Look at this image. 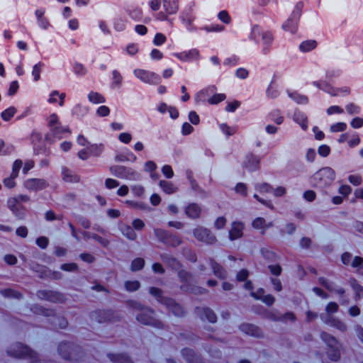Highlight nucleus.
I'll use <instances>...</instances> for the list:
<instances>
[{"label":"nucleus","mask_w":363,"mask_h":363,"mask_svg":"<svg viewBox=\"0 0 363 363\" xmlns=\"http://www.w3.org/2000/svg\"><path fill=\"white\" fill-rule=\"evenodd\" d=\"M178 271V277L181 282L184 284L181 286V289L182 291H188L189 290L190 284L193 279V275L191 273L184 270L179 269Z\"/></svg>","instance_id":"nucleus-21"},{"label":"nucleus","mask_w":363,"mask_h":363,"mask_svg":"<svg viewBox=\"0 0 363 363\" xmlns=\"http://www.w3.org/2000/svg\"><path fill=\"white\" fill-rule=\"evenodd\" d=\"M126 291L133 292L135 291L140 287V283L138 281H126L124 284Z\"/></svg>","instance_id":"nucleus-55"},{"label":"nucleus","mask_w":363,"mask_h":363,"mask_svg":"<svg viewBox=\"0 0 363 363\" xmlns=\"http://www.w3.org/2000/svg\"><path fill=\"white\" fill-rule=\"evenodd\" d=\"M0 294L8 298L21 299L23 296L21 292L10 288L0 290Z\"/></svg>","instance_id":"nucleus-34"},{"label":"nucleus","mask_w":363,"mask_h":363,"mask_svg":"<svg viewBox=\"0 0 363 363\" xmlns=\"http://www.w3.org/2000/svg\"><path fill=\"white\" fill-rule=\"evenodd\" d=\"M251 38L262 48L263 54L269 52L274 41V35L271 31L263 30L259 26H255L251 31Z\"/></svg>","instance_id":"nucleus-3"},{"label":"nucleus","mask_w":363,"mask_h":363,"mask_svg":"<svg viewBox=\"0 0 363 363\" xmlns=\"http://www.w3.org/2000/svg\"><path fill=\"white\" fill-rule=\"evenodd\" d=\"M317 46V42L313 40H308L302 42L299 45V49L303 52L311 51Z\"/></svg>","instance_id":"nucleus-40"},{"label":"nucleus","mask_w":363,"mask_h":363,"mask_svg":"<svg viewBox=\"0 0 363 363\" xmlns=\"http://www.w3.org/2000/svg\"><path fill=\"white\" fill-rule=\"evenodd\" d=\"M289 97L294 100L298 104H307L308 103V98L306 95L299 94L298 91H290L287 90Z\"/></svg>","instance_id":"nucleus-32"},{"label":"nucleus","mask_w":363,"mask_h":363,"mask_svg":"<svg viewBox=\"0 0 363 363\" xmlns=\"http://www.w3.org/2000/svg\"><path fill=\"white\" fill-rule=\"evenodd\" d=\"M320 318L326 324L335 328L340 332H345L347 329L346 324L338 318H334L331 315H327L325 317L324 315H321Z\"/></svg>","instance_id":"nucleus-18"},{"label":"nucleus","mask_w":363,"mask_h":363,"mask_svg":"<svg viewBox=\"0 0 363 363\" xmlns=\"http://www.w3.org/2000/svg\"><path fill=\"white\" fill-rule=\"evenodd\" d=\"M91 320L98 323H111L118 321L120 316L116 311L113 310H96L89 314Z\"/></svg>","instance_id":"nucleus-9"},{"label":"nucleus","mask_w":363,"mask_h":363,"mask_svg":"<svg viewBox=\"0 0 363 363\" xmlns=\"http://www.w3.org/2000/svg\"><path fill=\"white\" fill-rule=\"evenodd\" d=\"M264 311V317L272 320V321H279L280 320V313L277 311H267V309H263Z\"/></svg>","instance_id":"nucleus-58"},{"label":"nucleus","mask_w":363,"mask_h":363,"mask_svg":"<svg viewBox=\"0 0 363 363\" xmlns=\"http://www.w3.org/2000/svg\"><path fill=\"white\" fill-rule=\"evenodd\" d=\"M320 338L328 345V348L341 346L338 340L334 336L326 332H322L320 333Z\"/></svg>","instance_id":"nucleus-29"},{"label":"nucleus","mask_w":363,"mask_h":363,"mask_svg":"<svg viewBox=\"0 0 363 363\" xmlns=\"http://www.w3.org/2000/svg\"><path fill=\"white\" fill-rule=\"evenodd\" d=\"M347 124L344 122H338L333 124L330 126V131L332 133L342 132L347 129Z\"/></svg>","instance_id":"nucleus-61"},{"label":"nucleus","mask_w":363,"mask_h":363,"mask_svg":"<svg viewBox=\"0 0 363 363\" xmlns=\"http://www.w3.org/2000/svg\"><path fill=\"white\" fill-rule=\"evenodd\" d=\"M120 230L128 240H135L137 238V235L135 233L133 228L128 225L121 224L120 225Z\"/></svg>","instance_id":"nucleus-35"},{"label":"nucleus","mask_w":363,"mask_h":363,"mask_svg":"<svg viewBox=\"0 0 363 363\" xmlns=\"http://www.w3.org/2000/svg\"><path fill=\"white\" fill-rule=\"evenodd\" d=\"M296 317L293 312L288 311L284 314H280L279 322L286 323L287 321L295 322Z\"/></svg>","instance_id":"nucleus-60"},{"label":"nucleus","mask_w":363,"mask_h":363,"mask_svg":"<svg viewBox=\"0 0 363 363\" xmlns=\"http://www.w3.org/2000/svg\"><path fill=\"white\" fill-rule=\"evenodd\" d=\"M145 266V260L143 258L138 257L133 259L131 262L130 269L133 272L141 270Z\"/></svg>","instance_id":"nucleus-52"},{"label":"nucleus","mask_w":363,"mask_h":363,"mask_svg":"<svg viewBox=\"0 0 363 363\" xmlns=\"http://www.w3.org/2000/svg\"><path fill=\"white\" fill-rule=\"evenodd\" d=\"M16 112L14 106H10L1 112V117L4 121H9Z\"/></svg>","instance_id":"nucleus-48"},{"label":"nucleus","mask_w":363,"mask_h":363,"mask_svg":"<svg viewBox=\"0 0 363 363\" xmlns=\"http://www.w3.org/2000/svg\"><path fill=\"white\" fill-rule=\"evenodd\" d=\"M260 252L264 259L269 262H276L277 259V254L267 247H263L260 250Z\"/></svg>","instance_id":"nucleus-42"},{"label":"nucleus","mask_w":363,"mask_h":363,"mask_svg":"<svg viewBox=\"0 0 363 363\" xmlns=\"http://www.w3.org/2000/svg\"><path fill=\"white\" fill-rule=\"evenodd\" d=\"M62 179L66 182L77 183L80 180L79 176L66 167L62 169Z\"/></svg>","instance_id":"nucleus-25"},{"label":"nucleus","mask_w":363,"mask_h":363,"mask_svg":"<svg viewBox=\"0 0 363 363\" xmlns=\"http://www.w3.org/2000/svg\"><path fill=\"white\" fill-rule=\"evenodd\" d=\"M195 313L202 320H206L212 323H216L217 320L216 313L208 307H196Z\"/></svg>","instance_id":"nucleus-17"},{"label":"nucleus","mask_w":363,"mask_h":363,"mask_svg":"<svg viewBox=\"0 0 363 363\" xmlns=\"http://www.w3.org/2000/svg\"><path fill=\"white\" fill-rule=\"evenodd\" d=\"M149 292L152 296H154L156 298V300L159 303H160L163 305L169 299L168 297H165L163 296V291H162V289H160L157 287H154V286L150 287L149 289Z\"/></svg>","instance_id":"nucleus-33"},{"label":"nucleus","mask_w":363,"mask_h":363,"mask_svg":"<svg viewBox=\"0 0 363 363\" xmlns=\"http://www.w3.org/2000/svg\"><path fill=\"white\" fill-rule=\"evenodd\" d=\"M107 357L111 362L114 363H133L130 357L128 354L123 353H108L107 354Z\"/></svg>","instance_id":"nucleus-27"},{"label":"nucleus","mask_w":363,"mask_h":363,"mask_svg":"<svg viewBox=\"0 0 363 363\" xmlns=\"http://www.w3.org/2000/svg\"><path fill=\"white\" fill-rule=\"evenodd\" d=\"M216 87L215 86H209L206 89L199 91L197 94L196 97L200 98V100L206 101V95H208V94H213L216 91ZM225 99L226 95L225 94H215L210 98L207 99V101L209 104L216 105L224 101Z\"/></svg>","instance_id":"nucleus-11"},{"label":"nucleus","mask_w":363,"mask_h":363,"mask_svg":"<svg viewBox=\"0 0 363 363\" xmlns=\"http://www.w3.org/2000/svg\"><path fill=\"white\" fill-rule=\"evenodd\" d=\"M49 183L44 179L32 178L24 182V186L29 191H38L46 189Z\"/></svg>","instance_id":"nucleus-15"},{"label":"nucleus","mask_w":363,"mask_h":363,"mask_svg":"<svg viewBox=\"0 0 363 363\" xmlns=\"http://www.w3.org/2000/svg\"><path fill=\"white\" fill-rule=\"evenodd\" d=\"M174 315L182 317L185 314L184 308L174 299L169 298L164 304Z\"/></svg>","instance_id":"nucleus-19"},{"label":"nucleus","mask_w":363,"mask_h":363,"mask_svg":"<svg viewBox=\"0 0 363 363\" xmlns=\"http://www.w3.org/2000/svg\"><path fill=\"white\" fill-rule=\"evenodd\" d=\"M303 7V4L301 1H298L296 4L290 16L282 25V28L285 31H289L291 33H296L298 30V22L301 16Z\"/></svg>","instance_id":"nucleus-7"},{"label":"nucleus","mask_w":363,"mask_h":363,"mask_svg":"<svg viewBox=\"0 0 363 363\" xmlns=\"http://www.w3.org/2000/svg\"><path fill=\"white\" fill-rule=\"evenodd\" d=\"M112 75H113V77H112L113 81L111 82V86L113 88L120 87L122 84V81H123V77H122L121 74H120V72L118 70L115 69L113 71Z\"/></svg>","instance_id":"nucleus-53"},{"label":"nucleus","mask_w":363,"mask_h":363,"mask_svg":"<svg viewBox=\"0 0 363 363\" xmlns=\"http://www.w3.org/2000/svg\"><path fill=\"white\" fill-rule=\"evenodd\" d=\"M87 148H88L90 155L98 157L103 152L104 145L101 144H100V145L94 144V145H91L88 146Z\"/></svg>","instance_id":"nucleus-51"},{"label":"nucleus","mask_w":363,"mask_h":363,"mask_svg":"<svg viewBox=\"0 0 363 363\" xmlns=\"http://www.w3.org/2000/svg\"><path fill=\"white\" fill-rule=\"evenodd\" d=\"M44 67V64L41 62H39L36 65H35L33 67L32 75L33 77V79L35 82H37L40 78V72L42 68Z\"/></svg>","instance_id":"nucleus-56"},{"label":"nucleus","mask_w":363,"mask_h":363,"mask_svg":"<svg viewBox=\"0 0 363 363\" xmlns=\"http://www.w3.org/2000/svg\"><path fill=\"white\" fill-rule=\"evenodd\" d=\"M318 282L320 285L325 287L327 290L333 292L336 286L333 281H328L325 277H319Z\"/></svg>","instance_id":"nucleus-54"},{"label":"nucleus","mask_w":363,"mask_h":363,"mask_svg":"<svg viewBox=\"0 0 363 363\" xmlns=\"http://www.w3.org/2000/svg\"><path fill=\"white\" fill-rule=\"evenodd\" d=\"M351 267L357 268V272L363 277V258L362 257L355 256L351 263Z\"/></svg>","instance_id":"nucleus-44"},{"label":"nucleus","mask_w":363,"mask_h":363,"mask_svg":"<svg viewBox=\"0 0 363 363\" xmlns=\"http://www.w3.org/2000/svg\"><path fill=\"white\" fill-rule=\"evenodd\" d=\"M209 264L211 267L213 274L216 277L220 279H225L227 278V272L222 265L216 262L213 258H209Z\"/></svg>","instance_id":"nucleus-20"},{"label":"nucleus","mask_w":363,"mask_h":363,"mask_svg":"<svg viewBox=\"0 0 363 363\" xmlns=\"http://www.w3.org/2000/svg\"><path fill=\"white\" fill-rule=\"evenodd\" d=\"M162 4L167 14L172 15L178 11V0H162Z\"/></svg>","instance_id":"nucleus-26"},{"label":"nucleus","mask_w":363,"mask_h":363,"mask_svg":"<svg viewBox=\"0 0 363 363\" xmlns=\"http://www.w3.org/2000/svg\"><path fill=\"white\" fill-rule=\"evenodd\" d=\"M15 147L13 145L5 143L0 139V155H9L14 152Z\"/></svg>","instance_id":"nucleus-39"},{"label":"nucleus","mask_w":363,"mask_h":363,"mask_svg":"<svg viewBox=\"0 0 363 363\" xmlns=\"http://www.w3.org/2000/svg\"><path fill=\"white\" fill-rule=\"evenodd\" d=\"M341 346L333 347V348H328L327 354L329 359L332 361H338L340 358V349Z\"/></svg>","instance_id":"nucleus-47"},{"label":"nucleus","mask_w":363,"mask_h":363,"mask_svg":"<svg viewBox=\"0 0 363 363\" xmlns=\"http://www.w3.org/2000/svg\"><path fill=\"white\" fill-rule=\"evenodd\" d=\"M313 84L316 87L319 88L320 89H322L323 91H325L326 93L330 94L332 96H337V94L335 93L333 90V87L331 86L328 83L326 82H317L315 81L313 82Z\"/></svg>","instance_id":"nucleus-36"},{"label":"nucleus","mask_w":363,"mask_h":363,"mask_svg":"<svg viewBox=\"0 0 363 363\" xmlns=\"http://www.w3.org/2000/svg\"><path fill=\"white\" fill-rule=\"evenodd\" d=\"M51 133L53 137L61 138V135L65 133H70L71 131L67 127L55 126L51 129Z\"/></svg>","instance_id":"nucleus-50"},{"label":"nucleus","mask_w":363,"mask_h":363,"mask_svg":"<svg viewBox=\"0 0 363 363\" xmlns=\"http://www.w3.org/2000/svg\"><path fill=\"white\" fill-rule=\"evenodd\" d=\"M127 13L135 21H140L143 17V11L139 8H134L127 10Z\"/></svg>","instance_id":"nucleus-46"},{"label":"nucleus","mask_w":363,"mask_h":363,"mask_svg":"<svg viewBox=\"0 0 363 363\" xmlns=\"http://www.w3.org/2000/svg\"><path fill=\"white\" fill-rule=\"evenodd\" d=\"M7 207L11 211L13 215L18 219H23L26 213V208L22 203H18L16 199H8Z\"/></svg>","instance_id":"nucleus-16"},{"label":"nucleus","mask_w":363,"mask_h":363,"mask_svg":"<svg viewBox=\"0 0 363 363\" xmlns=\"http://www.w3.org/2000/svg\"><path fill=\"white\" fill-rule=\"evenodd\" d=\"M349 283L352 289L355 292L356 299H358L361 296H363V286L359 284L356 279L350 278L349 280Z\"/></svg>","instance_id":"nucleus-37"},{"label":"nucleus","mask_w":363,"mask_h":363,"mask_svg":"<svg viewBox=\"0 0 363 363\" xmlns=\"http://www.w3.org/2000/svg\"><path fill=\"white\" fill-rule=\"evenodd\" d=\"M275 82V75H274L272 80L267 89V96L271 99H276L279 95V91L276 86L273 84Z\"/></svg>","instance_id":"nucleus-43"},{"label":"nucleus","mask_w":363,"mask_h":363,"mask_svg":"<svg viewBox=\"0 0 363 363\" xmlns=\"http://www.w3.org/2000/svg\"><path fill=\"white\" fill-rule=\"evenodd\" d=\"M7 353L9 356L16 358L30 359V363H55L52 361L42 362L38 359V354L35 351L32 350L27 345H24L21 342H16L11 345L7 350Z\"/></svg>","instance_id":"nucleus-2"},{"label":"nucleus","mask_w":363,"mask_h":363,"mask_svg":"<svg viewBox=\"0 0 363 363\" xmlns=\"http://www.w3.org/2000/svg\"><path fill=\"white\" fill-rule=\"evenodd\" d=\"M36 296L41 300H46L52 303H63L65 298L62 293L51 290H38Z\"/></svg>","instance_id":"nucleus-14"},{"label":"nucleus","mask_w":363,"mask_h":363,"mask_svg":"<svg viewBox=\"0 0 363 363\" xmlns=\"http://www.w3.org/2000/svg\"><path fill=\"white\" fill-rule=\"evenodd\" d=\"M160 259L164 264L174 270L177 271L182 267L180 262L171 255L167 253L161 254Z\"/></svg>","instance_id":"nucleus-24"},{"label":"nucleus","mask_w":363,"mask_h":363,"mask_svg":"<svg viewBox=\"0 0 363 363\" xmlns=\"http://www.w3.org/2000/svg\"><path fill=\"white\" fill-rule=\"evenodd\" d=\"M194 236L207 245H213L217 241L216 236L208 228L199 226L193 230Z\"/></svg>","instance_id":"nucleus-12"},{"label":"nucleus","mask_w":363,"mask_h":363,"mask_svg":"<svg viewBox=\"0 0 363 363\" xmlns=\"http://www.w3.org/2000/svg\"><path fill=\"white\" fill-rule=\"evenodd\" d=\"M154 234L157 240L167 246L176 247L182 242L181 238L168 230L162 228H155Z\"/></svg>","instance_id":"nucleus-8"},{"label":"nucleus","mask_w":363,"mask_h":363,"mask_svg":"<svg viewBox=\"0 0 363 363\" xmlns=\"http://www.w3.org/2000/svg\"><path fill=\"white\" fill-rule=\"evenodd\" d=\"M218 18L220 21L225 24H229L231 22V17L228 12L225 10L220 11L218 14Z\"/></svg>","instance_id":"nucleus-63"},{"label":"nucleus","mask_w":363,"mask_h":363,"mask_svg":"<svg viewBox=\"0 0 363 363\" xmlns=\"http://www.w3.org/2000/svg\"><path fill=\"white\" fill-rule=\"evenodd\" d=\"M294 120L296 122H297L298 123L300 124V125L301 126V128L303 129V130H306L307 128H308V125H307V117L304 115V114H295L294 115Z\"/></svg>","instance_id":"nucleus-59"},{"label":"nucleus","mask_w":363,"mask_h":363,"mask_svg":"<svg viewBox=\"0 0 363 363\" xmlns=\"http://www.w3.org/2000/svg\"><path fill=\"white\" fill-rule=\"evenodd\" d=\"M88 99L93 104H103L106 102V99L101 94L96 91H90L88 94Z\"/></svg>","instance_id":"nucleus-41"},{"label":"nucleus","mask_w":363,"mask_h":363,"mask_svg":"<svg viewBox=\"0 0 363 363\" xmlns=\"http://www.w3.org/2000/svg\"><path fill=\"white\" fill-rule=\"evenodd\" d=\"M32 310L35 313L41 314L46 317L52 316V323L55 325H57L60 328L64 329L68 325L67 320L63 316H56L55 313L52 309L45 308L40 306L35 305L33 306Z\"/></svg>","instance_id":"nucleus-10"},{"label":"nucleus","mask_w":363,"mask_h":363,"mask_svg":"<svg viewBox=\"0 0 363 363\" xmlns=\"http://www.w3.org/2000/svg\"><path fill=\"white\" fill-rule=\"evenodd\" d=\"M57 351L65 360L80 362L83 360L84 352L82 347L73 342H62L59 344Z\"/></svg>","instance_id":"nucleus-4"},{"label":"nucleus","mask_w":363,"mask_h":363,"mask_svg":"<svg viewBox=\"0 0 363 363\" xmlns=\"http://www.w3.org/2000/svg\"><path fill=\"white\" fill-rule=\"evenodd\" d=\"M267 120L268 121L274 122L277 125H281L283 123L284 118L279 110L274 109L268 113Z\"/></svg>","instance_id":"nucleus-31"},{"label":"nucleus","mask_w":363,"mask_h":363,"mask_svg":"<svg viewBox=\"0 0 363 363\" xmlns=\"http://www.w3.org/2000/svg\"><path fill=\"white\" fill-rule=\"evenodd\" d=\"M249 276V272L247 269H242L238 272L236 276V279L238 281H246L244 284V287L246 289H250V281H247V279Z\"/></svg>","instance_id":"nucleus-45"},{"label":"nucleus","mask_w":363,"mask_h":363,"mask_svg":"<svg viewBox=\"0 0 363 363\" xmlns=\"http://www.w3.org/2000/svg\"><path fill=\"white\" fill-rule=\"evenodd\" d=\"M335 179V171L329 167L319 169L311 178V183L314 187L323 189L330 186Z\"/></svg>","instance_id":"nucleus-5"},{"label":"nucleus","mask_w":363,"mask_h":363,"mask_svg":"<svg viewBox=\"0 0 363 363\" xmlns=\"http://www.w3.org/2000/svg\"><path fill=\"white\" fill-rule=\"evenodd\" d=\"M160 186L164 192L167 194H174L177 191V187H176L172 182L165 180H161L160 182Z\"/></svg>","instance_id":"nucleus-38"},{"label":"nucleus","mask_w":363,"mask_h":363,"mask_svg":"<svg viewBox=\"0 0 363 363\" xmlns=\"http://www.w3.org/2000/svg\"><path fill=\"white\" fill-rule=\"evenodd\" d=\"M252 225L254 228L260 229L262 230L261 233L264 235L265 233V230L267 228L273 226V223L269 222L268 223H266V220H264V218L259 217L255 218L252 221Z\"/></svg>","instance_id":"nucleus-30"},{"label":"nucleus","mask_w":363,"mask_h":363,"mask_svg":"<svg viewBox=\"0 0 363 363\" xmlns=\"http://www.w3.org/2000/svg\"><path fill=\"white\" fill-rule=\"evenodd\" d=\"M126 304L133 309L141 311L136 316L140 323L160 329L164 328L163 323L155 318V311L152 308H144L141 303L133 300L128 301Z\"/></svg>","instance_id":"nucleus-1"},{"label":"nucleus","mask_w":363,"mask_h":363,"mask_svg":"<svg viewBox=\"0 0 363 363\" xmlns=\"http://www.w3.org/2000/svg\"><path fill=\"white\" fill-rule=\"evenodd\" d=\"M135 76L142 82L150 84H159L161 77L159 74L145 69H136L134 70Z\"/></svg>","instance_id":"nucleus-13"},{"label":"nucleus","mask_w":363,"mask_h":363,"mask_svg":"<svg viewBox=\"0 0 363 363\" xmlns=\"http://www.w3.org/2000/svg\"><path fill=\"white\" fill-rule=\"evenodd\" d=\"M111 174L118 178L139 181L141 179V174L134 169L123 165H113L109 167Z\"/></svg>","instance_id":"nucleus-6"},{"label":"nucleus","mask_w":363,"mask_h":363,"mask_svg":"<svg viewBox=\"0 0 363 363\" xmlns=\"http://www.w3.org/2000/svg\"><path fill=\"white\" fill-rule=\"evenodd\" d=\"M56 96H59V97H60L59 105L60 106H64L65 99V93H62V94H60L57 91H53L51 92V94H50V98L48 99L49 103H50V104L55 103L57 101V99L55 98Z\"/></svg>","instance_id":"nucleus-49"},{"label":"nucleus","mask_w":363,"mask_h":363,"mask_svg":"<svg viewBox=\"0 0 363 363\" xmlns=\"http://www.w3.org/2000/svg\"><path fill=\"white\" fill-rule=\"evenodd\" d=\"M243 224L239 222H234L232 228L229 232V238L231 240L238 239L242 235Z\"/></svg>","instance_id":"nucleus-28"},{"label":"nucleus","mask_w":363,"mask_h":363,"mask_svg":"<svg viewBox=\"0 0 363 363\" xmlns=\"http://www.w3.org/2000/svg\"><path fill=\"white\" fill-rule=\"evenodd\" d=\"M114 29L117 31H123L125 29V21L121 18H116L113 23Z\"/></svg>","instance_id":"nucleus-62"},{"label":"nucleus","mask_w":363,"mask_h":363,"mask_svg":"<svg viewBox=\"0 0 363 363\" xmlns=\"http://www.w3.org/2000/svg\"><path fill=\"white\" fill-rule=\"evenodd\" d=\"M125 203L130 207L136 208V209H142V210H149L150 207L147 204L144 203L140 201H134L130 200H127Z\"/></svg>","instance_id":"nucleus-57"},{"label":"nucleus","mask_w":363,"mask_h":363,"mask_svg":"<svg viewBox=\"0 0 363 363\" xmlns=\"http://www.w3.org/2000/svg\"><path fill=\"white\" fill-rule=\"evenodd\" d=\"M183 357L189 363H205L203 359L195 353V352L189 348H184L182 350Z\"/></svg>","instance_id":"nucleus-23"},{"label":"nucleus","mask_w":363,"mask_h":363,"mask_svg":"<svg viewBox=\"0 0 363 363\" xmlns=\"http://www.w3.org/2000/svg\"><path fill=\"white\" fill-rule=\"evenodd\" d=\"M202 208L198 203H189L185 208V214L186 216L191 219L199 218L201 214Z\"/></svg>","instance_id":"nucleus-22"},{"label":"nucleus","mask_w":363,"mask_h":363,"mask_svg":"<svg viewBox=\"0 0 363 363\" xmlns=\"http://www.w3.org/2000/svg\"><path fill=\"white\" fill-rule=\"evenodd\" d=\"M166 40L167 38L164 34L161 33H157L155 35V38L153 39V43L156 46H160L164 44L166 42Z\"/></svg>","instance_id":"nucleus-64"}]
</instances>
